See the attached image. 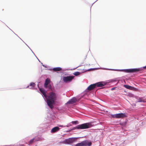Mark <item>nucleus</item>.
Listing matches in <instances>:
<instances>
[{"label":"nucleus","instance_id":"nucleus-18","mask_svg":"<svg viewBox=\"0 0 146 146\" xmlns=\"http://www.w3.org/2000/svg\"><path fill=\"white\" fill-rule=\"evenodd\" d=\"M138 102H145V101L143 99L141 98H139L138 99Z\"/></svg>","mask_w":146,"mask_h":146},{"label":"nucleus","instance_id":"nucleus-26","mask_svg":"<svg viewBox=\"0 0 146 146\" xmlns=\"http://www.w3.org/2000/svg\"><path fill=\"white\" fill-rule=\"evenodd\" d=\"M29 86H28L27 87H29Z\"/></svg>","mask_w":146,"mask_h":146},{"label":"nucleus","instance_id":"nucleus-13","mask_svg":"<svg viewBox=\"0 0 146 146\" xmlns=\"http://www.w3.org/2000/svg\"><path fill=\"white\" fill-rule=\"evenodd\" d=\"M96 86L97 87H101L104 86L105 85V84H104L102 82H99L95 83Z\"/></svg>","mask_w":146,"mask_h":146},{"label":"nucleus","instance_id":"nucleus-3","mask_svg":"<svg viewBox=\"0 0 146 146\" xmlns=\"http://www.w3.org/2000/svg\"><path fill=\"white\" fill-rule=\"evenodd\" d=\"M92 144L91 142H88V141L85 140L77 144L75 146H90Z\"/></svg>","mask_w":146,"mask_h":146},{"label":"nucleus","instance_id":"nucleus-9","mask_svg":"<svg viewBox=\"0 0 146 146\" xmlns=\"http://www.w3.org/2000/svg\"><path fill=\"white\" fill-rule=\"evenodd\" d=\"M77 101V99L75 98H73L70 100L68 102V103L69 104H72L75 103Z\"/></svg>","mask_w":146,"mask_h":146},{"label":"nucleus","instance_id":"nucleus-19","mask_svg":"<svg viewBox=\"0 0 146 146\" xmlns=\"http://www.w3.org/2000/svg\"><path fill=\"white\" fill-rule=\"evenodd\" d=\"M80 74V73L79 72H74L73 73V74L74 75H75V76H77L79 75Z\"/></svg>","mask_w":146,"mask_h":146},{"label":"nucleus","instance_id":"nucleus-15","mask_svg":"<svg viewBox=\"0 0 146 146\" xmlns=\"http://www.w3.org/2000/svg\"><path fill=\"white\" fill-rule=\"evenodd\" d=\"M62 68L60 67H56L54 68L53 69V71L56 72L60 71L62 70Z\"/></svg>","mask_w":146,"mask_h":146},{"label":"nucleus","instance_id":"nucleus-6","mask_svg":"<svg viewBox=\"0 0 146 146\" xmlns=\"http://www.w3.org/2000/svg\"><path fill=\"white\" fill-rule=\"evenodd\" d=\"M140 70L139 68H133L125 70L124 71L127 73H133L137 72L139 71Z\"/></svg>","mask_w":146,"mask_h":146},{"label":"nucleus","instance_id":"nucleus-20","mask_svg":"<svg viewBox=\"0 0 146 146\" xmlns=\"http://www.w3.org/2000/svg\"><path fill=\"white\" fill-rule=\"evenodd\" d=\"M72 123L73 124H76L78 123V122L77 121H72Z\"/></svg>","mask_w":146,"mask_h":146},{"label":"nucleus","instance_id":"nucleus-7","mask_svg":"<svg viewBox=\"0 0 146 146\" xmlns=\"http://www.w3.org/2000/svg\"><path fill=\"white\" fill-rule=\"evenodd\" d=\"M39 138L38 137H36L35 138H34L31 139L29 142V144H31L32 143H33L35 141H39Z\"/></svg>","mask_w":146,"mask_h":146},{"label":"nucleus","instance_id":"nucleus-1","mask_svg":"<svg viewBox=\"0 0 146 146\" xmlns=\"http://www.w3.org/2000/svg\"><path fill=\"white\" fill-rule=\"evenodd\" d=\"M46 99L47 105L50 108L52 109L54 107L53 105L55 103V101L57 99L56 94L52 92H50Z\"/></svg>","mask_w":146,"mask_h":146},{"label":"nucleus","instance_id":"nucleus-21","mask_svg":"<svg viewBox=\"0 0 146 146\" xmlns=\"http://www.w3.org/2000/svg\"><path fill=\"white\" fill-rule=\"evenodd\" d=\"M51 90V86L50 84H49L47 86V88Z\"/></svg>","mask_w":146,"mask_h":146},{"label":"nucleus","instance_id":"nucleus-17","mask_svg":"<svg viewBox=\"0 0 146 146\" xmlns=\"http://www.w3.org/2000/svg\"><path fill=\"white\" fill-rule=\"evenodd\" d=\"M35 83L32 82L30 83V86L31 87V88H32L35 87Z\"/></svg>","mask_w":146,"mask_h":146},{"label":"nucleus","instance_id":"nucleus-23","mask_svg":"<svg viewBox=\"0 0 146 146\" xmlns=\"http://www.w3.org/2000/svg\"><path fill=\"white\" fill-rule=\"evenodd\" d=\"M115 88H116L115 87L112 88H111V90H114Z\"/></svg>","mask_w":146,"mask_h":146},{"label":"nucleus","instance_id":"nucleus-4","mask_svg":"<svg viewBox=\"0 0 146 146\" xmlns=\"http://www.w3.org/2000/svg\"><path fill=\"white\" fill-rule=\"evenodd\" d=\"M112 117L116 118H123L127 117L125 113H119L112 115Z\"/></svg>","mask_w":146,"mask_h":146},{"label":"nucleus","instance_id":"nucleus-14","mask_svg":"<svg viewBox=\"0 0 146 146\" xmlns=\"http://www.w3.org/2000/svg\"><path fill=\"white\" fill-rule=\"evenodd\" d=\"M123 86L125 88L130 90H133L134 89V87L128 85H124Z\"/></svg>","mask_w":146,"mask_h":146},{"label":"nucleus","instance_id":"nucleus-8","mask_svg":"<svg viewBox=\"0 0 146 146\" xmlns=\"http://www.w3.org/2000/svg\"><path fill=\"white\" fill-rule=\"evenodd\" d=\"M96 87V84H92L89 86L87 88V90H88L90 91L91 90Z\"/></svg>","mask_w":146,"mask_h":146},{"label":"nucleus","instance_id":"nucleus-25","mask_svg":"<svg viewBox=\"0 0 146 146\" xmlns=\"http://www.w3.org/2000/svg\"><path fill=\"white\" fill-rule=\"evenodd\" d=\"M143 68H144V69H146V66L143 67Z\"/></svg>","mask_w":146,"mask_h":146},{"label":"nucleus","instance_id":"nucleus-5","mask_svg":"<svg viewBox=\"0 0 146 146\" xmlns=\"http://www.w3.org/2000/svg\"><path fill=\"white\" fill-rule=\"evenodd\" d=\"M74 78V76H64L63 78V81L66 82L67 83L70 82Z\"/></svg>","mask_w":146,"mask_h":146},{"label":"nucleus","instance_id":"nucleus-22","mask_svg":"<svg viewBox=\"0 0 146 146\" xmlns=\"http://www.w3.org/2000/svg\"><path fill=\"white\" fill-rule=\"evenodd\" d=\"M58 126L59 127H68V126L67 125H66V126H63V125H58Z\"/></svg>","mask_w":146,"mask_h":146},{"label":"nucleus","instance_id":"nucleus-2","mask_svg":"<svg viewBox=\"0 0 146 146\" xmlns=\"http://www.w3.org/2000/svg\"><path fill=\"white\" fill-rule=\"evenodd\" d=\"M92 126V125L91 123H86L78 125L75 128L78 129H84L90 128Z\"/></svg>","mask_w":146,"mask_h":146},{"label":"nucleus","instance_id":"nucleus-10","mask_svg":"<svg viewBox=\"0 0 146 146\" xmlns=\"http://www.w3.org/2000/svg\"><path fill=\"white\" fill-rule=\"evenodd\" d=\"M50 81L49 79L48 78H47L45 80V82L44 84V87L45 88H47V86L48 85V84L50 83Z\"/></svg>","mask_w":146,"mask_h":146},{"label":"nucleus","instance_id":"nucleus-24","mask_svg":"<svg viewBox=\"0 0 146 146\" xmlns=\"http://www.w3.org/2000/svg\"><path fill=\"white\" fill-rule=\"evenodd\" d=\"M129 95V96H131V97H133V95L132 94H130Z\"/></svg>","mask_w":146,"mask_h":146},{"label":"nucleus","instance_id":"nucleus-12","mask_svg":"<svg viewBox=\"0 0 146 146\" xmlns=\"http://www.w3.org/2000/svg\"><path fill=\"white\" fill-rule=\"evenodd\" d=\"M59 129L60 128L58 127H56L52 128L51 131V132L52 133H55L59 131Z\"/></svg>","mask_w":146,"mask_h":146},{"label":"nucleus","instance_id":"nucleus-16","mask_svg":"<svg viewBox=\"0 0 146 146\" xmlns=\"http://www.w3.org/2000/svg\"><path fill=\"white\" fill-rule=\"evenodd\" d=\"M67 143L70 144L71 143V140L70 139H67L65 140V141Z\"/></svg>","mask_w":146,"mask_h":146},{"label":"nucleus","instance_id":"nucleus-11","mask_svg":"<svg viewBox=\"0 0 146 146\" xmlns=\"http://www.w3.org/2000/svg\"><path fill=\"white\" fill-rule=\"evenodd\" d=\"M40 90L43 95L46 98H47V96L46 94V92L43 89L41 88H40Z\"/></svg>","mask_w":146,"mask_h":146}]
</instances>
